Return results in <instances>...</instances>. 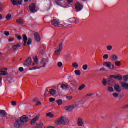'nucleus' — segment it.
I'll use <instances>...</instances> for the list:
<instances>
[{
	"instance_id": "17",
	"label": "nucleus",
	"mask_w": 128,
	"mask_h": 128,
	"mask_svg": "<svg viewBox=\"0 0 128 128\" xmlns=\"http://www.w3.org/2000/svg\"><path fill=\"white\" fill-rule=\"evenodd\" d=\"M6 112L4 110H0V118H6Z\"/></svg>"
},
{
	"instance_id": "57",
	"label": "nucleus",
	"mask_w": 128,
	"mask_h": 128,
	"mask_svg": "<svg viewBox=\"0 0 128 128\" xmlns=\"http://www.w3.org/2000/svg\"><path fill=\"white\" fill-rule=\"evenodd\" d=\"M50 90V88H46V91H45V94L44 96H46L48 92V91Z\"/></svg>"
},
{
	"instance_id": "9",
	"label": "nucleus",
	"mask_w": 128,
	"mask_h": 128,
	"mask_svg": "<svg viewBox=\"0 0 128 128\" xmlns=\"http://www.w3.org/2000/svg\"><path fill=\"white\" fill-rule=\"evenodd\" d=\"M84 8V6H82L80 3H76L75 4V9L76 12H79Z\"/></svg>"
},
{
	"instance_id": "24",
	"label": "nucleus",
	"mask_w": 128,
	"mask_h": 128,
	"mask_svg": "<svg viewBox=\"0 0 128 128\" xmlns=\"http://www.w3.org/2000/svg\"><path fill=\"white\" fill-rule=\"evenodd\" d=\"M111 60L112 62H116V60H118V57L116 55H112L111 56Z\"/></svg>"
},
{
	"instance_id": "8",
	"label": "nucleus",
	"mask_w": 128,
	"mask_h": 128,
	"mask_svg": "<svg viewBox=\"0 0 128 128\" xmlns=\"http://www.w3.org/2000/svg\"><path fill=\"white\" fill-rule=\"evenodd\" d=\"M32 58L30 57H28V58L26 60L24 63V66H25V68H28V66H30L32 64Z\"/></svg>"
},
{
	"instance_id": "22",
	"label": "nucleus",
	"mask_w": 128,
	"mask_h": 128,
	"mask_svg": "<svg viewBox=\"0 0 128 128\" xmlns=\"http://www.w3.org/2000/svg\"><path fill=\"white\" fill-rule=\"evenodd\" d=\"M66 110H68V112H72L74 108H76V107H74V106H66Z\"/></svg>"
},
{
	"instance_id": "4",
	"label": "nucleus",
	"mask_w": 128,
	"mask_h": 128,
	"mask_svg": "<svg viewBox=\"0 0 128 128\" xmlns=\"http://www.w3.org/2000/svg\"><path fill=\"white\" fill-rule=\"evenodd\" d=\"M50 62V59L48 58H44L41 60L40 64L42 66L38 67V70L42 68H46V64Z\"/></svg>"
},
{
	"instance_id": "34",
	"label": "nucleus",
	"mask_w": 128,
	"mask_h": 128,
	"mask_svg": "<svg viewBox=\"0 0 128 128\" xmlns=\"http://www.w3.org/2000/svg\"><path fill=\"white\" fill-rule=\"evenodd\" d=\"M88 68V64H85L82 66L84 70H87Z\"/></svg>"
},
{
	"instance_id": "18",
	"label": "nucleus",
	"mask_w": 128,
	"mask_h": 128,
	"mask_svg": "<svg viewBox=\"0 0 128 128\" xmlns=\"http://www.w3.org/2000/svg\"><path fill=\"white\" fill-rule=\"evenodd\" d=\"M39 118H40V115L36 116V118H34L31 120V124L32 125L34 124Z\"/></svg>"
},
{
	"instance_id": "62",
	"label": "nucleus",
	"mask_w": 128,
	"mask_h": 128,
	"mask_svg": "<svg viewBox=\"0 0 128 128\" xmlns=\"http://www.w3.org/2000/svg\"><path fill=\"white\" fill-rule=\"evenodd\" d=\"M104 70H106V69L104 68H102L100 69V72H104Z\"/></svg>"
},
{
	"instance_id": "39",
	"label": "nucleus",
	"mask_w": 128,
	"mask_h": 128,
	"mask_svg": "<svg viewBox=\"0 0 128 128\" xmlns=\"http://www.w3.org/2000/svg\"><path fill=\"white\" fill-rule=\"evenodd\" d=\"M0 74H2V76H8V74L6 72H4V71H2L0 72Z\"/></svg>"
},
{
	"instance_id": "11",
	"label": "nucleus",
	"mask_w": 128,
	"mask_h": 128,
	"mask_svg": "<svg viewBox=\"0 0 128 128\" xmlns=\"http://www.w3.org/2000/svg\"><path fill=\"white\" fill-rule=\"evenodd\" d=\"M68 22L70 24H78V20L76 18H71L69 19Z\"/></svg>"
},
{
	"instance_id": "21",
	"label": "nucleus",
	"mask_w": 128,
	"mask_h": 128,
	"mask_svg": "<svg viewBox=\"0 0 128 128\" xmlns=\"http://www.w3.org/2000/svg\"><path fill=\"white\" fill-rule=\"evenodd\" d=\"M16 23L20 26H24V21L22 19H18L16 20Z\"/></svg>"
},
{
	"instance_id": "12",
	"label": "nucleus",
	"mask_w": 128,
	"mask_h": 128,
	"mask_svg": "<svg viewBox=\"0 0 128 128\" xmlns=\"http://www.w3.org/2000/svg\"><path fill=\"white\" fill-rule=\"evenodd\" d=\"M110 78H114V80H122V76L121 75H111L110 76Z\"/></svg>"
},
{
	"instance_id": "51",
	"label": "nucleus",
	"mask_w": 128,
	"mask_h": 128,
	"mask_svg": "<svg viewBox=\"0 0 128 128\" xmlns=\"http://www.w3.org/2000/svg\"><path fill=\"white\" fill-rule=\"evenodd\" d=\"M66 98H67V100H72V96H66Z\"/></svg>"
},
{
	"instance_id": "10",
	"label": "nucleus",
	"mask_w": 128,
	"mask_h": 128,
	"mask_svg": "<svg viewBox=\"0 0 128 128\" xmlns=\"http://www.w3.org/2000/svg\"><path fill=\"white\" fill-rule=\"evenodd\" d=\"M62 48H64V44L62 42L59 46L58 50L55 52V55L60 56V52H62Z\"/></svg>"
},
{
	"instance_id": "1",
	"label": "nucleus",
	"mask_w": 128,
	"mask_h": 128,
	"mask_svg": "<svg viewBox=\"0 0 128 128\" xmlns=\"http://www.w3.org/2000/svg\"><path fill=\"white\" fill-rule=\"evenodd\" d=\"M28 120H30V118L28 116L24 115L23 116L20 118V120H18L16 121L14 126L16 128H20L24 126V124H26V122H28Z\"/></svg>"
},
{
	"instance_id": "13",
	"label": "nucleus",
	"mask_w": 128,
	"mask_h": 128,
	"mask_svg": "<svg viewBox=\"0 0 128 128\" xmlns=\"http://www.w3.org/2000/svg\"><path fill=\"white\" fill-rule=\"evenodd\" d=\"M11 2L13 6H22V0L20 1L18 0H12Z\"/></svg>"
},
{
	"instance_id": "55",
	"label": "nucleus",
	"mask_w": 128,
	"mask_h": 128,
	"mask_svg": "<svg viewBox=\"0 0 128 128\" xmlns=\"http://www.w3.org/2000/svg\"><path fill=\"white\" fill-rule=\"evenodd\" d=\"M94 96V94H88L86 95V98H88V96Z\"/></svg>"
},
{
	"instance_id": "49",
	"label": "nucleus",
	"mask_w": 128,
	"mask_h": 128,
	"mask_svg": "<svg viewBox=\"0 0 128 128\" xmlns=\"http://www.w3.org/2000/svg\"><path fill=\"white\" fill-rule=\"evenodd\" d=\"M62 0H56V5L60 6H62V5L60 4L58 2H62Z\"/></svg>"
},
{
	"instance_id": "26",
	"label": "nucleus",
	"mask_w": 128,
	"mask_h": 128,
	"mask_svg": "<svg viewBox=\"0 0 128 128\" xmlns=\"http://www.w3.org/2000/svg\"><path fill=\"white\" fill-rule=\"evenodd\" d=\"M114 84V80L112 79H108L107 80V84L108 86H112Z\"/></svg>"
},
{
	"instance_id": "44",
	"label": "nucleus",
	"mask_w": 128,
	"mask_h": 128,
	"mask_svg": "<svg viewBox=\"0 0 128 128\" xmlns=\"http://www.w3.org/2000/svg\"><path fill=\"white\" fill-rule=\"evenodd\" d=\"M34 62H36V64H38V56H35L34 58Z\"/></svg>"
},
{
	"instance_id": "27",
	"label": "nucleus",
	"mask_w": 128,
	"mask_h": 128,
	"mask_svg": "<svg viewBox=\"0 0 128 128\" xmlns=\"http://www.w3.org/2000/svg\"><path fill=\"white\" fill-rule=\"evenodd\" d=\"M56 102L58 106H62V99H59L56 101Z\"/></svg>"
},
{
	"instance_id": "36",
	"label": "nucleus",
	"mask_w": 128,
	"mask_h": 128,
	"mask_svg": "<svg viewBox=\"0 0 128 128\" xmlns=\"http://www.w3.org/2000/svg\"><path fill=\"white\" fill-rule=\"evenodd\" d=\"M86 88V85L82 84L81 86H80L78 88V90H82Z\"/></svg>"
},
{
	"instance_id": "47",
	"label": "nucleus",
	"mask_w": 128,
	"mask_h": 128,
	"mask_svg": "<svg viewBox=\"0 0 128 128\" xmlns=\"http://www.w3.org/2000/svg\"><path fill=\"white\" fill-rule=\"evenodd\" d=\"M49 100L50 102H56V99H54V98H50Z\"/></svg>"
},
{
	"instance_id": "50",
	"label": "nucleus",
	"mask_w": 128,
	"mask_h": 128,
	"mask_svg": "<svg viewBox=\"0 0 128 128\" xmlns=\"http://www.w3.org/2000/svg\"><path fill=\"white\" fill-rule=\"evenodd\" d=\"M65 26L66 28H72V25L70 24H66Z\"/></svg>"
},
{
	"instance_id": "33",
	"label": "nucleus",
	"mask_w": 128,
	"mask_h": 128,
	"mask_svg": "<svg viewBox=\"0 0 128 128\" xmlns=\"http://www.w3.org/2000/svg\"><path fill=\"white\" fill-rule=\"evenodd\" d=\"M74 72L76 76H80V74H82V72H80V70H75Z\"/></svg>"
},
{
	"instance_id": "61",
	"label": "nucleus",
	"mask_w": 128,
	"mask_h": 128,
	"mask_svg": "<svg viewBox=\"0 0 128 128\" xmlns=\"http://www.w3.org/2000/svg\"><path fill=\"white\" fill-rule=\"evenodd\" d=\"M122 108H124L125 110H126V108H128V105H126V106H124Z\"/></svg>"
},
{
	"instance_id": "52",
	"label": "nucleus",
	"mask_w": 128,
	"mask_h": 128,
	"mask_svg": "<svg viewBox=\"0 0 128 128\" xmlns=\"http://www.w3.org/2000/svg\"><path fill=\"white\" fill-rule=\"evenodd\" d=\"M67 2L69 4H70L74 2V0H67Z\"/></svg>"
},
{
	"instance_id": "59",
	"label": "nucleus",
	"mask_w": 128,
	"mask_h": 128,
	"mask_svg": "<svg viewBox=\"0 0 128 128\" xmlns=\"http://www.w3.org/2000/svg\"><path fill=\"white\" fill-rule=\"evenodd\" d=\"M42 106V102H38L37 104H36V106Z\"/></svg>"
},
{
	"instance_id": "5",
	"label": "nucleus",
	"mask_w": 128,
	"mask_h": 128,
	"mask_svg": "<svg viewBox=\"0 0 128 128\" xmlns=\"http://www.w3.org/2000/svg\"><path fill=\"white\" fill-rule=\"evenodd\" d=\"M29 10L30 14H36L38 10H36V5L35 4H32L29 6Z\"/></svg>"
},
{
	"instance_id": "37",
	"label": "nucleus",
	"mask_w": 128,
	"mask_h": 128,
	"mask_svg": "<svg viewBox=\"0 0 128 128\" xmlns=\"http://www.w3.org/2000/svg\"><path fill=\"white\" fill-rule=\"evenodd\" d=\"M32 44V40L31 38L28 40V42H27V44L28 46H30Z\"/></svg>"
},
{
	"instance_id": "63",
	"label": "nucleus",
	"mask_w": 128,
	"mask_h": 128,
	"mask_svg": "<svg viewBox=\"0 0 128 128\" xmlns=\"http://www.w3.org/2000/svg\"><path fill=\"white\" fill-rule=\"evenodd\" d=\"M70 58V54H68L66 56V58Z\"/></svg>"
},
{
	"instance_id": "35",
	"label": "nucleus",
	"mask_w": 128,
	"mask_h": 128,
	"mask_svg": "<svg viewBox=\"0 0 128 128\" xmlns=\"http://www.w3.org/2000/svg\"><path fill=\"white\" fill-rule=\"evenodd\" d=\"M72 66L74 68H78V64L76 62H74L72 64Z\"/></svg>"
},
{
	"instance_id": "25",
	"label": "nucleus",
	"mask_w": 128,
	"mask_h": 128,
	"mask_svg": "<svg viewBox=\"0 0 128 128\" xmlns=\"http://www.w3.org/2000/svg\"><path fill=\"white\" fill-rule=\"evenodd\" d=\"M49 94L51 96H54L56 94V91L54 89H51L49 90Z\"/></svg>"
},
{
	"instance_id": "15",
	"label": "nucleus",
	"mask_w": 128,
	"mask_h": 128,
	"mask_svg": "<svg viewBox=\"0 0 128 128\" xmlns=\"http://www.w3.org/2000/svg\"><path fill=\"white\" fill-rule=\"evenodd\" d=\"M77 124L78 126L82 127L84 126V120H82V118H78V121L77 122Z\"/></svg>"
},
{
	"instance_id": "28",
	"label": "nucleus",
	"mask_w": 128,
	"mask_h": 128,
	"mask_svg": "<svg viewBox=\"0 0 128 128\" xmlns=\"http://www.w3.org/2000/svg\"><path fill=\"white\" fill-rule=\"evenodd\" d=\"M61 88H62V90H68V86L64 84H62L61 85Z\"/></svg>"
},
{
	"instance_id": "7",
	"label": "nucleus",
	"mask_w": 128,
	"mask_h": 128,
	"mask_svg": "<svg viewBox=\"0 0 128 128\" xmlns=\"http://www.w3.org/2000/svg\"><path fill=\"white\" fill-rule=\"evenodd\" d=\"M52 26H55V28H60V26H62V24H60V22L58 20H53L52 22Z\"/></svg>"
},
{
	"instance_id": "38",
	"label": "nucleus",
	"mask_w": 128,
	"mask_h": 128,
	"mask_svg": "<svg viewBox=\"0 0 128 128\" xmlns=\"http://www.w3.org/2000/svg\"><path fill=\"white\" fill-rule=\"evenodd\" d=\"M12 18V15L10 14H8L6 16V19L7 20H10Z\"/></svg>"
},
{
	"instance_id": "64",
	"label": "nucleus",
	"mask_w": 128,
	"mask_h": 128,
	"mask_svg": "<svg viewBox=\"0 0 128 128\" xmlns=\"http://www.w3.org/2000/svg\"><path fill=\"white\" fill-rule=\"evenodd\" d=\"M33 70H38V67H33Z\"/></svg>"
},
{
	"instance_id": "46",
	"label": "nucleus",
	"mask_w": 128,
	"mask_h": 128,
	"mask_svg": "<svg viewBox=\"0 0 128 128\" xmlns=\"http://www.w3.org/2000/svg\"><path fill=\"white\" fill-rule=\"evenodd\" d=\"M4 34L6 36H10V32H4Z\"/></svg>"
},
{
	"instance_id": "41",
	"label": "nucleus",
	"mask_w": 128,
	"mask_h": 128,
	"mask_svg": "<svg viewBox=\"0 0 128 128\" xmlns=\"http://www.w3.org/2000/svg\"><path fill=\"white\" fill-rule=\"evenodd\" d=\"M108 92H114V88H112V87L108 88Z\"/></svg>"
},
{
	"instance_id": "43",
	"label": "nucleus",
	"mask_w": 128,
	"mask_h": 128,
	"mask_svg": "<svg viewBox=\"0 0 128 128\" xmlns=\"http://www.w3.org/2000/svg\"><path fill=\"white\" fill-rule=\"evenodd\" d=\"M107 50L110 51L112 50V46H107Z\"/></svg>"
},
{
	"instance_id": "32",
	"label": "nucleus",
	"mask_w": 128,
	"mask_h": 128,
	"mask_svg": "<svg viewBox=\"0 0 128 128\" xmlns=\"http://www.w3.org/2000/svg\"><path fill=\"white\" fill-rule=\"evenodd\" d=\"M102 84L103 86H106V85L108 84V80H106V79H104L103 81L102 82Z\"/></svg>"
},
{
	"instance_id": "45",
	"label": "nucleus",
	"mask_w": 128,
	"mask_h": 128,
	"mask_svg": "<svg viewBox=\"0 0 128 128\" xmlns=\"http://www.w3.org/2000/svg\"><path fill=\"white\" fill-rule=\"evenodd\" d=\"M103 58L104 60H108V54H106L103 56Z\"/></svg>"
},
{
	"instance_id": "42",
	"label": "nucleus",
	"mask_w": 128,
	"mask_h": 128,
	"mask_svg": "<svg viewBox=\"0 0 128 128\" xmlns=\"http://www.w3.org/2000/svg\"><path fill=\"white\" fill-rule=\"evenodd\" d=\"M112 96H114V98H118V94L114 93L112 94Z\"/></svg>"
},
{
	"instance_id": "16",
	"label": "nucleus",
	"mask_w": 128,
	"mask_h": 128,
	"mask_svg": "<svg viewBox=\"0 0 128 128\" xmlns=\"http://www.w3.org/2000/svg\"><path fill=\"white\" fill-rule=\"evenodd\" d=\"M34 36L36 42H40V34H38V33H35L34 34Z\"/></svg>"
},
{
	"instance_id": "2",
	"label": "nucleus",
	"mask_w": 128,
	"mask_h": 128,
	"mask_svg": "<svg viewBox=\"0 0 128 128\" xmlns=\"http://www.w3.org/2000/svg\"><path fill=\"white\" fill-rule=\"evenodd\" d=\"M70 122V120L66 116L61 117L60 118L57 120L56 121V124L58 126H60V124H63V126H66Z\"/></svg>"
},
{
	"instance_id": "19",
	"label": "nucleus",
	"mask_w": 128,
	"mask_h": 128,
	"mask_svg": "<svg viewBox=\"0 0 128 128\" xmlns=\"http://www.w3.org/2000/svg\"><path fill=\"white\" fill-rule=\"evenodd\" d=\"M22 38H23V41L24 42V43L23 44L24 46H26V44L28 42V37H26V34H23L22 35Z\"/></svg>"
},
{
	"instance_id": "23",
	"label": "nucleus",
	"mask_w": 128,
	"mask_h": 128,
	"mask_svg": "<svg viewBox=\"0 0 128 128\" xmlns=\"http://www.w3.org/2000/svg\"><path fill=\"white\" fill-rule=\"evenodd\" d=\"M22 46L20 45V44H18L17 45H15L12 47L13 48V52H16L17 50H18V48H21Z\"/></svg>"
},
{
	"instance_id": "54",
	"label": "nucleus",
	"mask_w": 128,
	"mask_h": 128,
	"mask_svg": "<svg viewBox=\"0 0 128 128\" xmlns=\"http://www.w3.org/2000/svg\"><path fill=\"white\" fill-rule=\"evenodd\" d=\"M14 40V38H10L8 40V42H12Z\"/></svg>"
},
{
	"instance_id": "20",
	"label": "nucleus",
	"mask_w": 128,
	"mask_h": 128,
	"mask_svg": "<svg viewBox=\"0 0 128 128\" xmlns=\"http://www.w3.org/2000/svg\"><path fill=\"white\" fill-rule=\"evenodd\" d=\"M70 84L72 88H75L78 85V82L76 80H72L70 82Z\"/></svg>"
},
{
	"instance_id": "6",
	"label": "nucleus",
	"mask_w": 128,
	"mask_h": 128,
	"mask_svg": "<svg viewBox=\"0 0 128 128\" xmlns=\"http://www.w3.org/2000/svg\"><path fill=\"white\" fill-rule=\"evenodd\" d=\"M103 66H106V68H108L111 70H114V65L110 62H105L103 64Z\"/></svg>"
},
{
	"instance_id": "58",
	"label": "nucleus",
	"mask_w": 128,
	"mask_h": 128,
	"mask_svg": "<svg viewBox=\"0 0 128 128\" xmlns=\"http://www.w3.org/2000/svg\"><path fill=\"white\" fill-rule=\"evenodd\" d=\"M19 70H20V72H22L24 71V69L23 68H19Z\"/></svg>"
},
{
	"instance_id": "53",
	"label": "nucleus",
	"mask_w": 128,
	"mask_h": 128,
	"mask_svg": "<svg viewBox=\"0 0 128 128\" xmlns=\"http://www.w3.org/2000/svg\"><path fill=\"white\" fill-rule=\"evenodd\" d=\"M12 104L13 106H16V102L14 101L12 102Z\"/></svg>"
},
{
	"instance_id": "60",
	"label": "nucleus",
	"mask_w": 128,
	"mask_h": 128,
	"mask_svg": "<svg viewBox=\"0 0 128 128\" xmlns=\"http://www.w3.org/2000/svg\"><path fill=\"white\" fill-rule=\"evenodd\" d=\"M17 38L18 40H22V38L20 36H18Z\"/></svg>"
},
{
	"instance_id": "30",
	"label": "nucleus",
	"mask_w": 128,
	"mask_h": 128,
	"mask_svg": "<svg viewBox=\"0 0 128 128\" xmlns=\"http://www.w3.org/2000/svg\"><path fill=\"white\" fill-rule=\"evenodd\" d=\"M46 116H48V118H54V114H52V113L49 112L46 114Z\"/></svg>"
},
{
	"instance_id": "29",
	"label": "nucleus",
	"mask_w": 128,
	"mask_h": 128,
	"mask_svg": "<svg viewBox=\"0 0 128 128\" xmlns=\"http://www.w3.org/2000/svg\"><path fill=\"white\" fill-rule=\"evenodd\" d=\"M42 126H44V123H42V122H40L39 124H37L36 126V128H42Z\"/></svg>"
},
{
	"instance_id": "48",
	"label": "nucleus",
	"mask_w": 128,
	"mask_h": 128,
	"mask_svg": "<svg viewBox=\"0 0 128 128\" xmlns=\"http://www.w3.org/2000/svg\"><path fill=\"white\" fill-rule=\"evenodd\" d=\"M58 68H62V62H59L58 64Z\"/></svg>"
},
{
	"instance_id": "31",
	"label": "nucleus",
	"mask_w": 128,
	"mask_h": 128,
	"mask_svg": "<svg viewBox=\"0 0 128 128\" xmlns=\"http://www.w3.org/2000/svg\"><path fill=\"white\" fill-rule=\"evenodd\" d=\"M46 48V44H42L40 47V50H44Z\"/></svg>"
},
{
	"instance_id": "3",
	"label": "nucleus",
	"mask_w": 128,
	"mask_h": 128,
	"mask_svg": "<svg viewBox=\"0 0 128 128\" xmlns=\"http://www.w3.org/2000/svg\"><path fill=\"white\" fill-rule=\"evenodd\" d=\"M122 80L124 82H121L122 88L126 90H128V84H126V82H128V75L124 76L122 77Z\"/></svg>"
},
{
	"instance_id": "40",
	"label": "nucleus",
	"mask_w": 128,
	"mask_h": 128,
	"mask_svg": "<svg viewBox=\"0 0 128 128\" xmlns=\"http://www.w3.org/2000/svg\"><path fill=\"white\" fill-rule=\"evenodd\" d=\"M115 64L116 66H122V63H120V62H115Z\"/></svg>"
},
{
	"instance_id": "56",
	"label": "nucleus",
	"mask_w": 128,
	"mask_h": 128,
	"mask_svg": "<svg viewBox=\"0 0 128 128\" xmlns=\"http://www.w3.org/2000/svg\"><path fill=\"white\" fill-rule=\"evenodd\" d=\"M44 50H40V54L39 56H44Z\"/></svg>"
},
{
	"instance_id": "14",
	"label": "nucleus",
	"mask_w": 128,
	"mask_h": 128,
	"mask_svg": "<svg viewBox=\"0 0 128 128\" xmlns=\"http://www.w3.org/2000/svg\"><path fill=\"white\" fill-rule=\"evenodd\" d=\"M114 88L116 92H118V94H120V92H122V88H120V85L116 84L114 86Z\"/></svg>"
}]
</instances>
